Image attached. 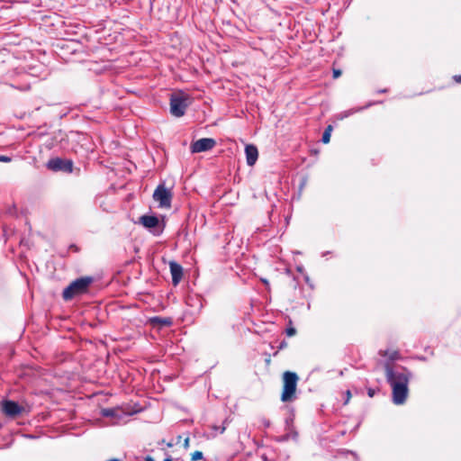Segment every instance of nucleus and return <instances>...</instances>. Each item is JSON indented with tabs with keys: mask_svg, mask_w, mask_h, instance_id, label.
Returning <instances> with one entry per match:
<instances>
[{
	"mask_svg": "<svg viewBox=\"0 0 461 461\" xmlns=\"http://www.w3.org/2000/svg\"><path fill=\"white\" fill-rule=\"evenodd\" d=\"M385 378L392 387V400L396 405L403 404L409 394L408 384L412 376L411 372L406 367L393 365L390 362L384 364Z\"/></svg>",
	"mask_w": 461,
	"mask_h": 461,
	"instance_id": "f257e3e1",
	"label": "nucleus"
},
{
	"mask_svg": "<svg viewBox=\"0 0 461 461\" xmlns=\"http://www.w3.org/2000/svg\"><path fill=\"white\" fill-rule=\"evenodd\" d=\"M92 283L93 277L90 276H84L74 280L64 289L62 293L64 300L68 301L75 296L86 293Z\"/></svg>",
	"mask_w": 461,
	"mask_h": 461,
	"instance_id": "f03ea898",
	"label": "nucleus"
},
{
	"mask_svg": "<svg viewBox=\"0 0 461 461\" xmlns=\"http://www.w3.org/2000/svg\"><path fill=\"white\" fill-rule=\"evenodd\" d=\"M298 375L294 372L285 371L283 375V381H284V386H283V393L281 395V400L285 402H290L294 399L296 387H297V382H298Z\"/></svg>",
	"mask_w": 461,
	"mask_h": 461,
	"instance_id": "7ed1b4c3",
	"label": "nucleus"
},
{
	"mask_svg": "<svg viewBox=\"0 0 461 461\" xmlns=\"http://www.w3.org/2000/svg\"><path fill=\"white\" fill-rule=\"evenodd\" d=\"M188 95L179 92L171 95L170 97V113L176 117H181L185 114L187 106L189 105Z\"/></svg>",
	"mask_w": 461,
	"mask_h": 461,
	"instance_id": "20e7f679",
	"label": "nucleus"
},
{
	"mask_svg": "<svg viewBox=\"0 0 461 461\" xmlns=\"http://www.w3.org/2000/svg\"><path fill=\"white\" fill-rule=\"evenodd\" d=\"M153 198L159 203L162 208H170L172 201L171 192L164 185H158L153 194Z\"/></svg>",
	"mask_w": 461,
	"mask_h": 461,
	"instance_id": "39448f33",
	"label": "nucleus"
},
{
	"mask_svg": "<svg viewBox=\"0 0 461 461\" xmlns=\"http://www.w3.org/2000/svg\"><path fill=\"white\" fill-rule=\"evenodd\" d=\"M140 223H141L154 235H159L163 230V228L160 226L158 218L155 215H142L140 218Z\"/></svg>",
	"mask_w": 461,
	"mask_h": 461,
	"instance_id": "423d86ee",
	"label": "nucleus"
},
{
	"mask_svg": "<svg viewBox=\"0 0 461 461\" xmlns=\"http://www.w3.org/2000/svg\"><path fill=\"white\" fill-rule=\"evenodd\" d=\"M216 145V141L212 138H202L192 142L190 149L192 153H200L211 150Z\"/></svg>",
	"mask_w": 461,
	"mask_h": 461,
	"instance_id": "0eeeda50",
	"label": "nucleus"
},
{
	"mask_svg": "<svg viewBox=\"0 0 461 461\" xmlns=\"http://www.w3.org/2000/svg\"><path fill=\"white\" fill-rule=\"evenodd\" d=\"M48 167L54 171L72 172L73 162L71 160L55 158L49 160Z\"/></svg>",
	"mask_w": 461,
	"mask_h": 461,
	"instance_id": "6e6552de",
	"label": "nucleus"
},
{
	"mask_svg": "<svg viewBox=\"0 0 461 461\" xmlns=\"http://www.w3.org/2000/svg\"><path fill=\"white\" fill-rule=\"evenodd\" d=\"M23 408L14 401H5L3 403L4 413L11 418H14L22 413Z\"/></svg>",
	"mask_w": 461,
	"mask_h": 461,
	"instance_id": "1a4fd4ad",
	"label": "nucleus"
},
{
	"mask_svg": "<svg viewBox=\"0 0 461 461\" xmlns=\"http://www.w3.org/2000/svg\"><path fill=\"white\" fill-rule=\"evenodd\" d=\"M170 273L172 276V284L177 285L183 277V267L176 262L169 263Z\"/></svg>",
	"mask_w": 461,
	"mask_h": 461,
	"instance_id": "9d476101",
	"label": "nucleus"
},
{
	"mask_svg": "<svg viewBox=\"0 0 461 461\" xmlns=\"http://www.w3.org/2000/svg\"><path fill=\"white\" fill-rule=\"evenodd\" d=\"M245 154H246V159L247 164L249 166H253L256 161L258 160V151L255 145L249 144L247 145L245 148Z\"/></svg>",
	"mask_w": 461,
	"mask_h": 461,
	"instance_id": "9b49d317",
	"label": "nucleus"
},
{
	"mask_svg": "<svg viewBox=\"0 0 461 461\" xmlns=\"http://www.w3.org/2000/svg\"><path fill=\"white\" fill-rule=\"evenodd\" d=\"M298 437V433L296 431H292L291 433H286L283 436L277 437L276 441L277 442H285L289 440L290 438L296 439Z\"/></svg>",
	"mask_w": 461,
	"mask_h": 461,
	"instance_id": "f8f14e48",
	"label": "nucleus"
},
{
	"mask_svg": "<svg viewBox=\"0 0 461 461\" xmlns=\"http://www.w3.org/2000/svg\"><path fill=\"white\" fill-rule=\"evenodd\" d=\"M153 323H158L160 326H170L172 321L169 318L154 317L152 319Z\"/></svg>",
	"mask_w": 461,
	"mask_h": 461,
	"instance_id": "ddd939ff",
	"label": "nucleus"
},
{
	"mask_svg": "<svg viewBox=\"0 0 461 461\" xmlns=\"http://www.w3.org/2000/svg\"><path fill=\"white\" fill-rule=\"evenodd\" d=\"M379 354L383 357H389L390 360H395L399 358V353L398 351H392L389 352L388 350H380Z\"/></svg>",
	"mask_w": 461,
	"mask_h": 461,
	"instance_id": "4468645a",
	"label": "nucleus"
},
{
	"mask_svg": "<svg viewBox=\"0 0 461 461\" xmlns=\"http://www.w3.org/2000/svg\"><path fill=\"white\" fill-rule=\"evenodd\" d=\"M332 131V127L331 125H329L323 134H322V137H321V140L323 143H328L330 141V131Z\"/></svg>",
	"mask_w": 461,
	"mask_h": 461,
	"instance_id": "2eb2a0df",
	"label": "nucleus"
},
{
	"mask_svg": "<svg viewBox=\"0 0 461 461\" xmlns=\"http://www.w3.org/2000/svg\"><path fill=\"white\" fill-rule=\"evenodd\" d=\"M101 413L104 417H114L116 411L114 409H110V408L103 409Z\"/></svg>",
	"mask_w": 461,
	"mask_h": 461,
	"instance_id": "dca6fc26",
	"label": "nucleus"
},
{
	"mask_svg": "<svg viewBox=\"0 0 461 461\" xmlns=\"http://www.w3.org/2000/svg\"><path fill=\"white\" fill-rule=\"evenodd\" d=\"M203 456V453L201 451H194L192 454V460L193 461H196V460L202 459Z\"/></svg>",
	"mask_w": 461,
	"mask_h": 461,
	"instance_id": "f3484780",
	"label": "nucleus"
},
{
	"mask_svg": "<svg viewBox=\"0 0 461 461\" xmlns=\"http://www.w3.org/2000/svg\"><path fill=\"white\" fill-rule=\"evenodd\" d=\"M12 86L14 88H16V89H19V90H22V91H27V90L30 89V85L29 84H23V85H18V86L12 85Z\"/></svg>",
	"mask_w": 461,
	"mask_h": 461,
	"instance_id": "a211bd4d",
	"label": "nucleus"
},
{
	"mask_svg": "<svg viewBox=\"0 0 461 461\" xmlns=\"http://www.w3.org/2000/svg\"><path fill=\"white\" fill-rule=\"evenodd\" d=\"M295 333H296V330H295V329H294V328L290 327V328H287V329H286V334H287V336H290V337H291V336H294Z\"/></svg>",
	"mask_w": 461,
	"mask_h": 461,
	"instance_id": "6ab92c4d",
	"label": "nucleus"
},
{
	"mask_svg": "<svg viewBox=\"0 0 461 461\" xmlns=\"http://www.w3.org/2000/svg\"><path fill=\"white\" fill-rule=\"evenodd\" d=\"M376 391H377L376 389L368 388V389H367V395H368L369 397H374V396H375V394L376 393Z\"/></svg>",
	"mask_w": 461,
	"mask_h": 461,
	"instance_id": "aec40b11",
	"label": "nucleus"
},
{
	"mask_svg": "<svg viewBox=\"0 0 461 461\" xmlns=\"http://www.w3.org/2000/svg\"><path fill=\"white\" fill-rule=\"evenodd\" d=\"M341 76V70L340 69H333V78H338Z\"/></svg>",
	"mask_w": 461,
	"mask_h": 461,
	"instance_id": "412c9836",
	"label": "nucleus"
},
{
	"mask_svg": "<svg viewBox=\"0 0 461 461\" xmlns=\"http://www.w3.org/2000/svg\"><path fill=\"white\" fill-rule=\"evenodd\" d=\"M11 158L7 156L0 155V162H10Z\"/></svg>",
	"mask_w": 461,
	"mask_h": 461,
	"instance_id": "4be33fe9",
	"label": "nucleus"
},
{
	"mask_svg": "<svg viewBox=\"0 0 461 461\" xmlns=\"http://www.w3.org/2000/svg\"><path fill=\"white\" fill-rule=\"evenodd\" d=\"M261 422L266 428H268L270 426V421L266 418H263L261 420Z\"/></svg>",
	"mask_w": 461,
	"mask_h": 461,
	"instance_id": "5701e85b",
	"label": "nucleus"
},
{
	"mask_svg": "<svg viewBox=\"0 0 461 461\" xmlns=\"http://www.w3.org/2000/svg\"><path fill=\"white\" fill-rule=\"evenodd\" d=\"M346 394H347V399H346V401H345V402H344L345 404H347V403L348 402V401H349V399H350V397H351V393H350V391H349V390H348V391L346 392Z\"/></svg>",
	"mask_w": 461,
	"mask_h": 461,
	"instance_id": "b1692460",
	"label": "nucleus"
},
{
	"mask_svg": "<svg viewBox=\"0 0 461 461\" xmlns=\"http://www.w3.org/2000/svg\"><path fill=\"white\" fill-rule=\"evenodd\" d=\"M454 78H455L456 82H457V83H460V84H461V75H459V76H455V77H454Z\"/></svg>",
	"mask_w": 461,
	"mask_h": 461,
	"instance_id": "393cba45",
	"label": "nucleus"
},
{
	"mask_svg": "<svg viewBox=\"0 0 461 461\" xmlns=\"http://www.w3.org/2000/svg\"><path fill=\"white\" fill-rule=\"evenodd\" d=\"M215 429H219L220 433H223L225 431V427H221V428H216L215 427Z\"/></svg>",
	"mask_w": 461,
	"mask_h": 461,
	"instance_id": "a878e982",
	"label": "nucleus"
},
{
	"mask_svg": "<svg viewBox=\"0 0 461 461\" xmlns=\"http://www.w3.org/2000/svg\"><path fill=\"white\" fill-rule=\"evenodd\" d=\"M285 347H286V342L284 340L280 343L279 348H284Z\"/></svg>",
	"mask_w": 461,
	"mask_h": 461,
	"instance_id": "bb28decb",
	"label": "nucleus"
},
{
	"mask_svg": "<svg viewBox=\"0 0 461 461\" xmlns=\"http://www.w3.org/2000/svg\"><path fill=\"white\" fill-rule=\"evenodd\" d=\"M70 248H71L72 249H75L76 251L77 250V246H76V245H71V246H70Z\"/></svg>",
	"mask_w": 461,
	"mask_h": 461,
	"instance_id": "cd10ccee",
	"label": "nucleus"
},
{
	"mask_svg": "<svg viewBox=\"0 0 461 461\" xmlns=\"http://www.w3.org/2000/svg\"><path fill=\"white\" fill-rule=\"evenodd\" d=\"M164 461H173V459L170 456H167V458L164 459Z\"/></svg>",
	"mask_w": 461,
	"mask_h": 461,
	"instance_id": "c85d7f7f",
	"label": "nucleus"
},
{
	"mask_svg": "<svg viewBox=\"0 0 461 461\" xmlns=\"http://www.w3.org/2000/svg\"><path fill=\"white\" fill-rule=\"evenodd\" d=\"M146 461H153V459H152V457H150V456H147V457H146Z\"/></svg>",
	"mask_w": 461,
	"mask_h": 461,
	"instance_id": "c756f323",
	"label": "nucleus"
},
{
	"mask_svg": "<svg viewBox=\"0 0 461 461\" xmlns=\"http://www.w3.org/2000/svg\"><path fill=\"white\" fill-rule=\"evenodd\" d=\"M188 441H189V438H186V439L185 440V446H187V445H188Z\"/></svg>",
	"mask_w": 461,
	"mask_h": 461,
	"instance_id": "7c9ffc66",
	"label": "nucleus"
},
{
	"mask_svg": "<svg viewBox=\"0 0 461 461\" xmlns=\"http://www.w3.org/2000/svg\"><path fill=\"white\" fill-rule=\"evenodd\" d=\"M264 461H267V457L266 456H262Z\"/></svg>",
	"mask_w": 461,
	"mask_h": 461,
	"instance_id": "2f4dec72",
	"label": "nucleus"
}]
</instances>
